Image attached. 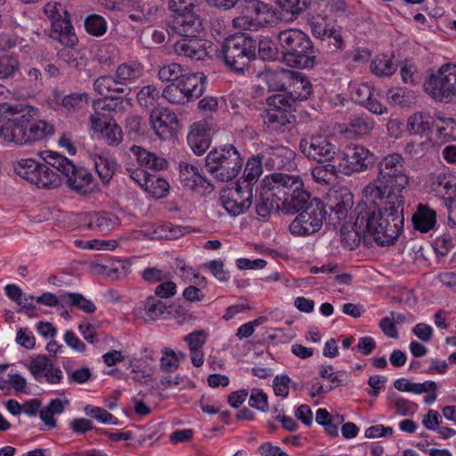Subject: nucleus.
Here are the masks:
<instances>
[{
  "instance_id": "f257e3e1",
  "label": "nucleus",
  "mask_w": 456,
  "mask_h": 456,
  "mask_svg": "<svg viewBox=\"0 0 456 456\" xmlns=\"http://www.w3.org/2000/svg\"><path fill=\"white\" fill-rule=\"evenodd\" d=\"M378 175L362 190V199L390 216L395 224H404L403 190L409 185L405 160L399 153H391L378 164Z\"/></svg>"
},
{
  "instance_id": "f03ea898",
  "label": "nucleus",
  "mask_w": 456,
  "mask_h": 456,
  "mask_svg": "<svg viewBox=\"0 0 456 456\" xmlns=\"http://www.w3.org/2000/svg\"><path fill=\"white\" fill-rule=\"evenodd\" d=\"M354 213V225L350 229L347 226L341 228L342 242L350 249L358 247L361 240L365 241L368 236L380 246L393 244L403 231V223L395 224L388 214L382 213L381 209L364 200L356 206Z\"/></svg>"
},
{
  "instance_id": "7ed1b4c3",
  "label": "nucleus",
  "mask_w": 456,
  "mask_h": 456,
  "mask_svg": "<svg viewBox=\"0 0 456 456\" xmlns=\"http://www.w3.org/2000/svg\"><path fill=\"white\" fill-rule=\"evenodd\" d=\"M37 109L24 103L13 105L8 118L0 125V138L15 145H28L52 135L53 125L44 120H36Z\"/></svg>"
},
{
  "instance_id": "20e7f679",
  "label": "nucleus",
  "mask_w": 456,
  "mask_h": 456,
  "mask_svg": "<svg viewBox=\"0 0 456 456\" xmlns=\"http://www.w3.org/2000/svg\"><path fill=\"white\" fill-rule=\"evenodd\" d=\"M278 47L288 66L312 69L316 64L315 50L310 37L300 29L288 28L277 35Z\"/></svg>"
},
{
  "instance_id": "39448f33",
  "label": "nucleus",
  "mask_w": 456,
  "mask_h": 456,
  "mask_svg": "<svg viewBox=\"0 0 456 456\" xmlns=\"http://www.w3.org/2000/svg\"><path fill=\"white\" fill-rule=\"evenodd\" d=\"M256 41L244 33L227 37L221 43L217 56L232 71L243 74L256 59Z\"/></svg>"
},
{
  "instance_id": "423d86ee",
  "label": "nucleus",
  "mask_w": 456,
  "mask_h": 456,
  "mask_svg": "<svg viewBox=\"0 0 456 456\" xmlns=\"http://www.w3.org/2000/svg\"><path fill=\"white\" fill-rule=\"evenodd\" d=\"M243 159L232 144L212 150L206 158L207 171L218 182L234 179L240 172Z\"/></svg>"
},
{
  "instance_id": "0eeeda50",
  "label": "nucleus",
  "mask_w": 456,
  "mask_h": 456,
  "mask_svg": "<svg viewBox=\"0 0 456 456\" xmlns=\"http://www.w3.org/2000/svg\"><path fill=\"white\" fill-rule=\"evenodd\" d=\"M42 158L45 162L66 177V183L71 190L83 195L89 194L94 191V179L87 169L76 167L68 158L55 151H43Z\"/></svg>"
},
{
  "instance_id": "6e6552de",
  "label": "nucleus",
  "mask_w": 456,
  "mask_h": 456,
  "mask_svg": "<svg viewBox=\"0 0 456 456\" xmlns=\"http://www.w3.org/2000/svg\"><path fill=\"white\" fill-rule=\"evenodd\" d=\"M48 166L46 162L40 164L32 159H22L13 164V170L19 176L38 188H56L61 185V177Z\"/></svg>"
},
{
  "instance_id": "1a4fd4ad",
  "label": "nucleus",
  "mask_w": 456,
  "mask_h": 456,
  "mask_svg": "<svg viewBox=\"0 0 456 456\" xmlns=\"http://www.w3.org/2000/svg\"><path fill=\"white\" fill-rule=\"evenodd\" d=\"M44 12L51 20V37L63 45H75L78 38L74 32L69 14L57 2H49L44 6Z\"/></svg>"
},
{
  "instance_id": "9d476101",
  "label": "nucleus",
  "mask_w": 456,
  "mask_h": 456,
  "mask_svg": "<svg viewBox=\"0 0 456 456\" xmlns=\"http://www.w3.org/2000/svg\"><path fill=\"white\" fill-rule=\"evenodd\" d=\"M324 203L318 198L312 199L309 204L291 222L289 231L298 236H307L318 232L328 221Z\"/></svg>"
},
{
  "instance_id": "9b49d317",
  "label": "nucleus",
  "mask_w": 456,
  "mask_h": 456,
  "mask_svg": "<svg viewBox=\"0 0 456 456\" xmlns=\"http://www.w3.org/2000/svg\"><path fill=\"white\" fill-rule=\"evenodd\" d=\"M268 109L263 116L266 127L274 133H283L289 129L294 116L291 100L282 95L273 94L266 99Z\"/></svg>"
},
{
  "instance_id": "f8f14e48",
  "label": "nucleus",
  "mask_w": 456,
  "mask_h": 456,
  "mask_svg": "<svg viewBox=\"0 0 456 456\" xmlns=\"http://www.w3.org/2000/svg\"><path fill=\"white\" fill-rule=\"evenodd\" d=\"M429 95L437 101L451 99L456 95V64H444L436 74L425 84Z\"/></svg>"
},
{
  "instance_id": "ddd939ff",
  "label": "nucleus",
  "mask_w": 456,
  "mask_h": 456,
  "mask_svg": "<svg viewBox=\"0 0 456 456\" xmlns=\"http://www.w3.org/2000/svg\"><path fill=\"white\" fill-rule=\"evenodd\" d=\"M240 15L232 20L233 26L244 30L257 29L263 23L268 22L269 7L259 0L238 1Z\"/></svg>"
},
{
  "instance_id": "4468645a",
  "label": "nucleus",
  "mask_w": 456,
  "mask_h": 456,
  "mask_svg": "<svg viewBox=\"0 0 456 456\" xmlns=\"http://www.w3.org/2000/svg\"><path fill=\"white\" fill-rule=\"evenodd\" d=\"M243 183L237 182L234 187L224 190L219 197L220 205L232 216L245 213L252 205L253 189Z\"/></svg>"
},
{
  "instance_id": "2eb2a0df",
  "label": "nucleus",
  "mask_w": 456,
  "mask_h": 456,
  "mask_svg": "<svg viewBox=\"0 0 456 456\" xmlns=\"http://www.w3.org/2000/svg\"><path fill=\"white\" fill-rule=\"evenodd\" d=\"M299 150L308 159L325 162L332 159L336 147L330 140L322 134H305L299 141Z\"/></svg>"
},
{
  "instance_id": "dca6fc26",
  "label": "nucleus",
  "mask_w": 456,
  "mask_h": 456,
  "mask_svg": "<svg viewBox=\"0 0 456 456\" xmlns=\"http://www.w3.org/2000/svg\"><path fill=\"white\" fill-rule=\"evenodd\" d=\"M265 186L268 187L278 199L282 201L288 198L295 190L301 189L303 181L298 175L283 173H273L265 179Z\"/></svg>"
},
{
  "instance_id": "f3484780",
  "label": "nucleus",
  "mask_w": 456,
  "mask_h": 456,
  "mask_svg": "<svg viewBox=\"0 0 456 456\" xmlns=\"http://www.w3.org/2000/svg\"><path fill=\"white\" fill-rule=\"evenodd\" d=\"M150 119L156 134L162 139L171 136L179 127L176 114L168 108L153 109Z\"/></svg>"
},
{
  "instance_id": "a211bd4d",
  "label": "nucleus",
  "mask_w": 456,
  "mask_h": 456,
  "mask_svg": "<svg viewBox=\"0 0 456 456\" xmlns=\"http://www.w3.org/2000/svg\"><path fill=\"white\" fill-rule=\"evenodd\" d=\"M180 181L183 187L200 194L211 192L214 189L211 183L200 174L198 167L185 162L180 163Z\"/></svg>"
},
{
  "instance_id": "6ab92c4d",
  "label": "nucleus",
  "mask_w": 456,
  "mask_h": 456,
  "mask_svg": "<svg viewBox=\"0 0 456 456\" xmlns=\"http://www.w3.org/2000/svg\"><path fill=\"white\" fill-rule=\"evenodd\" d=\"M174 52L179 56L197 61L205 60L208 56L207 41L195 36L183 37L173 46Z\"/></svg>"
},
{
  "instance_id": "aec40b11",
  "label": "nucleus",
  "mask_w": 456,
  "mask_h": 456,
  "mask_svg": "<svg viewBox=\"0 0 456 456\" xmlns=\"http://www.w3.org/2000/svg\"><path fill=\"white\" fill-rule=\"evenodd\" d=\"M346 167L352 172H362L371 167L376 162V156L362 145L349 147L344 152Z\"/></svg>"
},
{
  "instance_id": "412c9836",
  "label": "nucleus",
  "mask_w": 456,
  "mask_h": 456,
  "mask_svg": "<svg viewBox=\"0 0 456 456\" xmlns=\"http://www.w3.org/2000/svg\"><path fill=\"white\" fill-rule=\"evenodd\" d=\"M263 157H268V164L274 169H292L296 167V152L289 147L275 144L263 151Z\"/></svg>"
},
{
  "instance_id": "4be33fe9",
  "label": "nucleus",
  "mask_w": 456,
  "mask_h": 456,
  "mask_svg": "<svg viewBox=\"0 0 456 456\" xmlns=\"http://www.w3.org/2000/svg\"><path fill=\"white\" fill-rule=\"evenodd\" d=\"M169 28L182 37L195 36L203 30V22L199 11L180 15L169 20Z\"/></svg>"
},
{
  "instance_id": "5701e85b",
  "label": "nucleus",
  "mask_w": 456,
  "mask_h": 456,
  "mask_svg": "<svg viewBox=\"0 0 456 456\" xmlns=\"http://www.w3.org/2000/svg\"><path fill=\"white\" fill-rule=\"evenodd\" d=\"M54 109L71 114L82 110L88 105L87 93H71L63 95L58 91L53 92Z\"/></svg>"
},
{
  "instance_id": "b1692460",
  "label": "nucleus",
  "mask_w": 456,
  "mask_h": 456,
  "mask_svg": "<svg viewBox=\"0 0 456 456\" xmlns=\"http://www.w3.org/2000/svg\"><path fill=\"white\" fill-rule=\"evenodd\" d=\"M142 66L138 62H124L117 67L115 76L124 90L125 94H129L132 86L142 77Z\"/></svg>"
},
{
  "instance_id": "393cba45",
  "label": "nucleus",
  "mask_w": 456,
  "mask_h": 456,
  "mask_svg": "<svg viewBox=\"0 0 456 456\" xmlns=\"http://www.w3.org/2000/svg\"><path fill=\"white\" fill-rule=\"evenodd\" d=\"M354 205V196L347 190L337 192L336 202L330 207V213L328 216L327 224L336 225L347 216L348 211Z\"/></svg>"
},
{
  "instance_id": "a878e982",
  "label": "nucleus",
  "mask_w": 456,
  "mask_h": 456,
  "mask_svg": "<svg viewBox=\"0 0 456 456\" xmlns=\"http://www.w3.org/2000/svg\"><path fill=\"white\" fill-rule=\"evenodd\" d=\"M179 85L184 88V94H187L189 102H191L202 95L206 89L207 77L201 72L187 70Z\"/></svg>"
},
{
  "instance_id": "bb28decb",
  "label": "nucleus",
  "mask_w": 456,
  "mask_h": 456,
  "mask_svg": "<svg viewBox=\"0 0 456 456\" xmlns=\"http://www.w3.org/2000/svg\"><path fill=\"white\" fill-rule=\"evenodd\" d=\"M130 152L135 157L139 166L154 171H161L167 167V161L165 158L156 155L144 148L133 145Z\"/></svg>"
},
{
  "instance_id": "cd10ccee",
  "label": "nucleus",
  "mask_w": 456,
  "mask_h": 456,
  "mask_svg": "<svg viewBox=\"0 0 456 456\" xmlns=\"http://www.w3.org/2000/svg\"><path fill=\"white\" fill-rule=\"evenodd\" d=\"M188 144L196 155H202L210 145L209 133L204 124L195 123L187 135Z\"/></svg>"
},
{
  "instance_id": "c85d7f7f",
  "label": "nucleus",
  "mask_w": 456,
  "mask_h": 456,
  "mask_svg": "<svg viewBox=\"0 0 456 456\" xmlns=\"http://www.w3.org/2000/svg\"><path fill=\"white\" fill-rule=\"evenodd\" d=\"M290 91L289 93L277 94L291 100V105L294 106L296 101H304L312 94L313 87L310 81L304 76H295L290 77Z\"/></svg>"
},
{
  "instance_id": "c756f323",
  "label": "nucleus",
  "mask_w": 456,
  "mask_h": 456,
  "mask_svg": "<svg viewBox=\"0 0 456 456\" xmlns=\"http://www.w3.org/2000/svg\"><path fill=\"white\" fill-rule=\"evenodd\" d=\"M256 212L262 219H267L273 213L282 211L281 203L273 195V191L265 187L264 192H261L258 199L256 200Z\"/></svg>"
},
{
  "instance_id": "7c9ffc66",
  "label": "nucleus",
  "mask_w": 456,
  "mask_h": 456,
  "mask_svg": "<svg viewBox=\"0 0 456 456\" xmlns=\"http://www.w3.org/2000/svg\"><path fill=\"white\" fill-rule=\"evenodd\" d=\"M311 200L310 194L304 189L303 183L301 189L295 190V192L292 191L288 198L281 201L282 212L294 214L304 210Z\"/></svg>"
},
{
  "instance_id": "2f4dec72",
  "label": "nucleus",
  "mask_w": 456,
  "mask_h": 456,
  "mask_svg": "<svg viewBox=\"0 0 456 456\" xmlns=\"http://www.w3.org/2000/svg\"><path fill=\"white\" fill-rule=\"evenodd\" d=\"M263 159H265L263 152L250 157L246 163L243 176L238 182H245L244 184L254 189L256 183L263 173Z\"/></svg>"
},
{
  "instance_id": "473e14b6",
  "label": "nucleus",
  "mask_w": 456,
  "mask_h": 456,
  "mask_svg": "<svg viewBox=\"0 0 456 456\" xmlns=\"http://www.w3.org/2000/svg\"><path fill=\"white\" fill-rule=\"evenodd\" d=\"M436 223V211L419 204L416 213L412 215L414 228L421 232H428L435 226Z\"/></svg>"
},
{
  "instance_id": "72a5a7b5",
  "label": "nucleus",
  "mask_w": 456,
  "mask_h": 456,
  "mask_svg": "<svg viewBox=\"0 0 456 456\" xmlns=\"http://www.w3.org/2000/svg\"><path fill=\"white\" fill-rule=\"evenodd\" d=\"M116 76H101L94 82V90L103 96L125 94Z\"/></svg>"
},
{
  "instance_id": "f704fd0d",
  "label": "nucleus",
  "mask_w": 456,
  "mask_h": 456,
  "mask_svg": "<svg viewBox=\"0 0 456 456\" xmlns=\"http://www.w3.org/2000/svg\"><path fill=\"white\" fill-rule=\"evenodd\" d=\"M67 404H69L68 400L61 401L59 398L51 400L47 406L39 411L40 419L47 428H55L56 420L53 419V416L61 414Z\"/></svg>"
},
{
  "instance_id": "c9c22d12",
  "label": "nucleus",
  "mask_w": 456,
  "mask_h": 456,
  "mask_svg": "<svg viewBox=\"0 0 456 456\" xmlns=\"http://www.w3.org/2000/svg\"><path fill=\"white\" fill-rule=\"evenodd\" d=\"M160 96L162 95L155 86L148 85L140 89L136 94V100L141 107L151 111L153 109H158L156 106Z\"/></svg>"
},
{
  "instance_id": "e433bc0d",
  "label": "nucleus",
  "mask_w": 456,
  "mask_h": 456,
  "mask_svg": "<svg viewBox=\"0 0 456 456\" xmlns=\"http://www.w3.org/2000/svg\"><path fill=\"white\" fill-rule=\"evenodd\" d=\"M61 301L62 303V306H75L87 314H92L96 310V306L94 302L86 298L79 293H62L61 294Z\"/></svg>"
},
{
  "instance_id": "4c0bfd02",
  "label": "nucleus",
  "mask_w": 456,
  "mask_h": 456,
  "mask_svg": "<svg viewBox=\"0 0 456 456\" xmlns=\"http://www.w3.org/2000/svg\"><path fill=\"white\" fill-rule=\"evenodd\" d=\"M171 306H167L161 300L157 299L155 297H148L143 302V310L146 318L150 321L158 320L163 314H171Z\"/></svg>"
},
{
  "instance_id": "58836bf2",
  "label": "nucleus",
  "mask_w": 456,
  "mask_h": 456,
  "mask_svg": "<svg viewBox=\"0 0 456 456\" xmlns=\"http://www.w3.org/2000/svg\"><path fill=\"white\" fill-rule=\"evenodd\" d=\"M187 70L188 69L181 64L172 62L161 67L159 69L158 77L162 82L177 84L184 77Z\"/></svg>"
},
{
  "instance_id": "ea45409f",
  "label": "nucleus",
  "mask_w": 456,
  "mask_h": 456,
  "mask_svg": "<svg viewBox=\"0 0 456 456\" xmlns=\"http://www.w3.org/2000/svg\"><path fill=\"white\" fill-rule=\"evenodd\" d=\"M432 117L427 112H417L408 118L407 128L411 134L426 132L433 126Z\"/></svg>"
},
{
  "instance_id": "a19ab883",
  "label": "nucleus",
  "mask_w": 456,
  "mask_h": 456,
  "mask_svg": "<svg viewBox=\"0 0 456 456\" xmlns=\"http://www.w3.org/2000/svg\"><path fill=\"white\" fill-rule=\"evenodd\" d=\"M438 138L442 142L456 140V121L452 118H438L435 124Z\"/></svg>"
},
{
  "instance_id": "79ce46f5",
  "label": "nucleus",
  "mask_w": 456,
  "mask_h": 456,
  "mask_svg": "<svg viewBox=\"0 0 456 456\" xmlns=\"http://www.w3.org/2000/svg\"><path fill=\"white\" fill-rule=\"evenodd\" d=\"M86 31L94 37H102L107 31V21L99 14H89L84 20Z\"/></svg>"
},
{
  "instance_id": "37998d69",
  "label": "nucleus",
  "mask_w": 456,
  "mask_h": 456,
  "mask_svg": "<svg viewBox=\"0 0 456 456\" xmlns=\"http://www.w3.org/2000/svg\"><path fill=\"white\" fill-rule=\"evenodd\" d=\"M117 218L110 213H95L90 220V227L100 232H108L116 225Z\"/></svg>"
},
{
  "instance_id": "c03bdc74",
  "label": "nucleus",
  "mask_w": 456,
  "mask_h": 456,
  "mask_svg": "<svg viewBox=\"0 0 456 456\" xmlns=\"http://www.w3.org/2000/svg\"><path fill=\"white\" fill-rule=\"evenodd\" d=\"M370 69L379 77H389L395 73L396 66L387 55H378L372 60Z\"/></svg>"
},
{
  "instance_id": "a18cd8bd",
  "label": "nucleus",
  "mask_w": 456,
  "mask_h": 456,
  "mask_svg": "<svg viewBox=\"0 0 456 456\" xmlns=\"http://www.w3.org/2000/svg\"><path fill=\"white\" fill-rule=\"evenodd\" d=\"M169 183L164 178L151 175L144 191L153 198L161 199L167 196L169 191Z\"/></svg>"
},
{
  "instance_id": "49530a36",
  "label": "nucleus",
  "mask_w": 456,
  "mask_h": 456,
  "mask_svg": "<svg viewBox=\"0 0 456 456\" xmlns=\"http://www.w3.org/2000/svg\"><path fill=\"white\" fill-rule=\"evenodd\" d=\"M184 88L177 84H168L162 91V97L171 104H184L189 102Z\"/></svg>"
},
{
  "instance_id": "de8ad7c7",
  "label": "nucleus",
  "mask_w": 456,
  "mask_h": 456,
  "mask_svg": "<svg viewBox=\"0 0 456 456\" xmlns=\"http://www.w3.org/2000/svg\"><path fill=\"white\" fill-rule=\"evenodd\" d=\"M167 8L172 13L170 19L199 11L194 0H168Z\"/></svg>"
},
{
  "instance_id": "09e8293b",
  "label": "nucleus",
  "mask_w": 456,
  "mask_h": 456,
  "mask_svg": "<svg viewBox=\"0 0 456 456\" xmlns=\"http://www.w3.org/2000/svg\"><path fill=\"white\" fill-rule=\"evenodd\" d=\"M117 56V49L113 45L103 44L97 49L95 59L103 69H109L114 65Z\"/></svg>"
},
{
  "instance_id": "8fccbe9b",
  "label": "nucleus",
  "mask_w": 456,
  "mask_h": 456,
  "mask_svg": "<svg viewBox=\"0 0 456 456\" xmlns=\"http://www.w3.org/2000/svg\"><path fill=\"white\" fill-rule=\"evenodd\" d=\"M289 72L281 70L278 72H267L265 75V82L269 91H280L284 93L286 90L285 79H290Z\"/></svg>"
},
{
  "instance_id": "3c124183",
  "label": "nucleus",
  "mask_w": 456,
  "mask_h": 456,
  "mask_svg": "<svg viewBox=\"0 0 456 456\" xmlns=\"http://www.w3.org/2000/svg\"><path fill=\"white\" fill-rule=\"evenodd\" d=\"M349 126L356 135H366L373 129L374 123L370 117L358 115L351 118Z\"/></svg>"
},
{
  "instance_id": "603ef678",
  "label": "nucleus",
  "mask_w": 456,
  "mask_h": 456,
  "mask_svg": "<svg viewBox=\"0 0 456 456\" xmlns=\"http://www.w3.org/2000/svg\"><path fill=\"white\" fill-rule=\"evenodd\" d=\"M336 172L334 165L317 166L312 169V177L316 183L328 185L334 180Z\"/></svg>"
},
{
  "instance_id": "864d4df0",
  "label": "nucleus",
  "mask_w": 456,
  "mask_h": 456,
  "mask_svg": "<svg viewBox=\"0 0 456 456\" xmlns=\"http://www.w3.org/2000/svg\"><path fill=\"white\" fill-rule=\"evenodd\" d=\"M101 134L108 145L117 146L122 142L123 133L121 127L110 120L104 124Z\"/></svg>"
},
{
  "instance_id": "5fc2aeb1",
  "label": "nucleus",
  "mask_w": 456,
  "mask_h": 456,
  "mask_svg": "<svg viewBox=\"0 0 456 456\" xmlns=\"http://www.w3.org/2000/svg\"><path fill=\"white\" fill-rule=\"evenodd\" d=\"M96 171L103 183H109L117 169V162L107 158H99L95 162Z\"/></svg>"
},
{
  "instance_id": "6e6d98bb",
  "label": "nucleus",
  "mask_w": 456,
  "mask_h": 456,
  "mask_svg": "<svg viewBox=\"0 0 456 456\" xmlns=\"http://www.w3.org/2000/svg\"><path fill=\"white\" fill-rule=\"evenodd\" d=\"M84 411L87 416L97 419L101 423L115 425L118 423V419L105 409L88 404L84 408Z\"/></svg>"
},
{
  "instance_id": "4d7b16f0",
  "label": "nucleus",
  "mask_w": 456,
  "mask_h": 456,
  "mask_svg": "<svg viewBox=\"0 0 456 456\" xmlns=\"http://www.w3.org/2000/svg\"><path fill=\"white\" fill-rule=\"evenodd\" d=\"M312 2L313 0H277L281 10L292 15H298L307 10Z\"/></svg>"
},
{
  "instance_id": "13d9d810",
  "label": "nucleus",
  "mask_w": 456,
  "mask_h": 456,
  "mask_svg": "<svg viewBox=\"0 0 456 456\" xmlns=\"http://www.w3.org/2000/svg\"><path fill=\"white\" fill-rule=\"evenodd\" d=\"M132 5L144 20H151L159 12V6L151 4L149 0H130Z\"/></svg>"
},
{
  "instance_id": "bf43d9fd",
  "label": "nucleus",
  "mask_w": 456,
  "mask_h": 456,
  "mask_svg": "<svg viewBox=\"0 0 456 456\" xmlns=\"http://www.w3.org/2000/svg\"><path fill=\"white\" fill-rule=\"evenodd\" d=\"M311 30L312 34L322 40H326L327 37H330L332 35V31L334 28H329L327 21L323 18H314L311 20Z\"/></svg>"
},
{
  "instance_id": "052dcab7",
  "label": "nucleus",
  "mask_w": 456,
  "mask_h": 456,
  "mask_svg": "<svg viewBox=\"0 0 456 456\" xmlns=\"http://www.w3.org/2000/svg\"><path fill=\"white\" fill-rule=\"evenodd\" d=\"M440 180L437 182V188L443 187L444 190V201L448 209L456 208V186L450 181Z\"/></svg>"
},
{
  "instance_id": "680f3d73",
  "label": "nucleus",
  "mask_w": 456,
  "mask_h": 456,
  "mask_svg": "<svg viewBox=\"0 0 456 456\" xmlns=\"http://www.w3.org/2000/svg\"><path fill=\"white\" fill-rule=\"evenodd\" d=\"M19 69L18 60L11 55L0 57V78H5L12 76Z\"/></svg>"
},
{
  "instance_id": "e2e57ef3",
  "label": "nucleus",
  "mask_w": 456,
  "mask_h": 456,
  "mask_svg": "<svg viewBox=\"0 0 456 456\" xmlns=\"http://www.w3.org/2000/svg\"><path fill=\"white\" fill-rule=\"evenodd\" d=\"M51 360L46 355H38L29 364V370L36 379L44 376L50 366Z\"/></svg>"
},
{
  "instance_id": "0e129e2a",
  "label": "nucleus",
  "mask_w": 456,
  "mask_h": 456,
  "mask_svg": "<svg viewBox=\"0 0 456 456\" xmlns=\"http://www.w3.org/2000/svg\"><path fill=\"white\" fill-rule=\"evenodd\" d=\"M248 403L251 407L264 412L268 411L267 395L260 389H253L249 396Z\"/></svg>"
},
{
  "instance_id": "69168bd1",
  "label": "nucleus",
  "mask_w": 456,
  "mask_h": 456,
  "mask_svg": "<svg viewBox=\"0 0 456 456\" xmlns=\"http://www.w3.org/2000/svg\"><path fill=\"white\" fill-rule=\"evenodd\" d=\"M124 100L118 95L104 96L102 101L98 102V106L106 111H118L123 109Z\"/></svg>"
},
{
  "instance_id": "338daca9",
  "label": "nucleus",
  "mask_w": 456,
  "mask_h": 456,
  "mask_svg": "<svg viewBox=\"0 0 456 456\" xmlns=\"http://www.w3.org/2000/svg\"><path fill=\"white\" fill-rule=\"evenodd\" d=\"M162 357L160 359V368L165 371H173L178 368L177 359L175 355V351L171 348L165 347L162 351Z\"/></svg>"
},
{
  "instance_id": "774afa93",
  "label": "nucleus",
  "mask_w": 456,
  "mask_h": 456,
  "mask_svg": "<svg viewBox=\"0 0 456 456\" xmlns=\"http://www.w3.org/2000/svg\"><path fill=\"white\" fill-rule=\"evenodd\" d=\"M373 94H374V90L370 85L361 84L355 88V90L353 94V97L357 103L364 106V104L368 101H370V97Z\"/></svg>"
}]
</instances>
